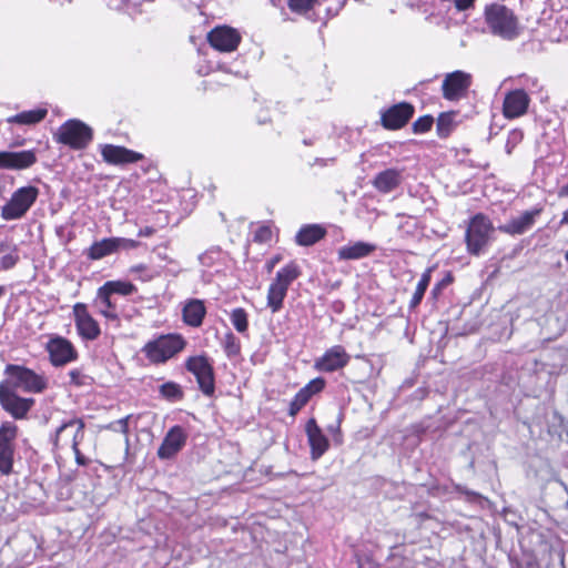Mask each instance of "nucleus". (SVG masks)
<instances>
[{"label":"nucleus","instance_id":"nucleus-40","mask_svg":"<svg viewBox=\"0 0 568 568\" xmlns=\"http://www.w3.org/2000/svg\"><path fill=\"white\" fill-rule=\"evenodd\" d=\"M524 139V132L519 129H514L508 132L507 140L505 143V151L508 155L513 153L518 144L521 143Z\"/></svg>","mask_w":568,"mask_h":568},{"label":"nucleus","instance_id":"nucleus-6","mask_svg":"<svg viewBox=\"0 0 568 568\" xmlns=\"http://www.w3.org/2000/svg\"><path fill=\"white\" fill-rule=\"evenodd\" d=\"M39 189L33 185L17 189L10 200L1 207V217L4 221L22 219L32 207L39 196Z\"/></svg>","mask_w":568,"mask_h":568},{"label":"nucleus","instance_id":"nucleus-30","mask_svg":"<svg viewBox=\"0 0 568 568\" xmlns=\"http://www.w3.org/2000/svg\"><path fill=\"white\" fill-rule=\"evenodd\" d=\"M48 114L47 108H37L34 110L22 111L7 119L8 123L20 125H34L40 123Z\"/></svg>","mask_w":568,"mask_h":568},{"label":"nucleus","instance_id":"nucleus-11","mask_svg":"<svg viewBox=\"0 0 568 568\" xmlns=\"http://www.w3.org/2000/svg\"><path fill=\"white\" fill-rule=\"evenodd\" d=\"M72 313L77 332L82 339L94 341L100 336V325L89 313L87 304L75 303Z\"/></svg>","mask_w":568,"mask_h":568},{"label":"nucleus","instance_id":"nucleus-33","mask_svg":"<svg viewBox=\"0 0 568 568\" xmlns=\"http://www.w3.org/2000/svg\"><path fill=\"white\" fill-rule=\"evenodd\" d=\"M432 272H433V267H428L420 276L418 283H417V286H416V290L410 298V302H409V308L410 310H414L416 308L424 295H425V292L430 283V280H432Z\"/></svg>","mask_w":568,"mask_h":568},{"label":"nucleus","instance_id":"nucleus-2","mask_svg":"<svg viewBox=\"0 0 568 568\" xmlns=\"http://www.w3.org/2000/svg\"><path fill=\"white\" fill-rule=\"evenodd\" d=\"M485 21L494 36L504 40H514L519 34L517 19L506 6L493 3L485 9Z\"/></svg>","mask_w":568,"mask_h":568},{"label":"nucleus","instance_id":"nucleus-28","mask_svg":"<svg viewBox=\"0 0 568 568\" xmlns=\"http://www.w3.org/2000/svg\"><path fill=\"white\" fill-rule=\"evenodd\" d=\"M375 248L373 244L358 241L339 247L337 254L339 260H359L368 256Z\"/></svg>","mask_w":568,"mask_h":568},{"label":"nucleus","instance_id":"nucleus-47","mask_svg":"<svg viewBox=\"0 0 568 568\" xmlns=\"http://www.w3.org/2000/svg\"><path fill=\"white\" fill-rule=\"evenodd\" d=\"M271 236V230L268 227H260L255 233V241H267Z\"/></svg>","mask_w":568,"mask_h":568},{"label":"nucleus","instance_id":"nucleus-53","mask_svg":"<svg viewBox=\"0 0 568 568\" xmlns=\"http://www.w3.org/2000/svg\"><path fill=\"white\" fill-rule=\"evenodd\" d=\"M558 196L559 197H566L568 196V183L565 184L564 186H561L558 191Z\"/></svg>","mask_w":568,"mask_h":568},{"label":"nucleus","instance_id":"nucleus-46","mask_svg":"<svg viewBox=\"0 0 568 568\" xmlns=\"http://www.w3.org/2000/svg\"><path fill=\"white\" fill-rule=\"evenodd\" d=\"M18 261H19L18 254L9 253L1 257L0 265L3 270H10L17 264Z\"/></svg>","mask_w":568,"mask_h":568},{"label":"nucleus","instance_id":"nucleus-19","mask_svg":"<svg viewBox=\"0 0 568 568\" xmlns=\"http://www.w3.org/2000/svg\"><path fill=\"white\" fill-rule=\"evenodd\" d=\"M101 155L104 162L112 165L135 163L143 158L141 153L114 144L101 145Z\"/></svg>","mask_w":568,"mask_h":568},{"label":"nucleus","instance_id":"nucleus-36","mask_svg":"<svg viewBox=\"0 0 568 568\" xmlns=\"http://www.w3.org/2000/svg\"><path fill=\"white\" fill-rule=\"evenodd\" d=\"M230 320H231L232 325L239 333L244 334L247 332L248 316L244 308H242V307L234 308L231 313Z\"/></svg>","mask_w":568,"mask_h":568},{"label":"nucleus","instance_id":"nucleus-17","mask_svg":"<svg viewBox=\"0 0 568 568\" xmlns=\"http://www.w3.org/2000/svg\"><path fill=\"white\" fill-rule=\"evenodd\" d=\"M414 106L407 102L395 104L382 113V124L389 130L403 128L413 116Z\"/></svg>","mask_w":568,"mask_h":568},{"label":"nucleus","instance_id":"nucleus-10","mask_svg":"<svg viewBox=\"0 0 568 568\" xmlns=\"http://www.w3.org/2000/svg\"><path fill=\"white\" fill-rule=\"evenodd\" d=\"M471 85V74L457 70L447 73L442 84L443 97L448 101H457L466 95Z\"/></svg>","mask_w":568,"mask_h":568},{"label":"nucleus","instance_id":"nucleus-9","mask_svg":"<svg viewBox=\"0 0 568 568\" xmlns=\"http://www.w3.org/2000/svg\"><path fill=\"white\" fill-rule=\"evenodd\" d=\"M240 32L229 26H217L207 33V41L213 49L220 52H233L241 43Z\"/></svg>","mask_w":568,"mask_h":568},{"label":"nucleus","instance_id":"nucleus-16","mask_svg":"<svg viewBox=\"0 0 568 568\" xmlns=\"http://www.w3.org/2000/svg\"><path fill=\"white\" fill-rule=\"evenodd\" d=\"M47 348L50 355V361L55 367L73 362L78 357V353L72 343L61 336L51 338Z\"/></svg>","mask_w":568,"mask_h":568},{"label":"nucleus","instance_id":"nucleus-26","mask_svg":"<svg viewBox=\"0 0 568 568\" xmlns=\"http://www.w3.org/2000/svg\"><path fill=\"white\" fill-rule=\"evenodd\" d=\"M326 230L320 224H305L295 235V243L300 246H312L324 239Z\"/></svg>","mask_w":568,"mask_h":568},{"label":"nucleus","instance_id":"nucleus-57","mask_svg":"<svg viewBox=\"0 0 568 568\" xmlns=\"http://www.w3.org/2000/svg\"><path fill=\"white\" fill-rule=\"evenodd\" d=\"M146 267L144 265H136L134 267H132V271L133 272H141V271H144Z\"/></svg>","mask_w":568,"mask_h":568},{"label":"nucleus","instance_id":"nucleus-18","mask_svg":"<svg viewBox=\"0 0 568 568\" xmlns=\"http://www.w3.org/2000/svg\"><path fill=\"white\" fill-rule=\"evenodd\" d=\"M36 162L37 154L33 150L0 152V169L24 170L31 168Z\"/></svg>","mask_w":568,"mask_h":568},{"label":"nucleus","instance_id":"nucleus-1","mask_svg":"<svg viewBox=\"0 0 568 568\" xmlns=\"http://www.w3.org/2000/svg\"><path fill=\"white\" fill-rule=\"evenodd\" d=\"M495 227L488 216L483 213L475 214L468 223L465 242L470 255L479 256L486 253L494 240Z\"/></svg>","mask_w":568,"mask_h":568},{"label":"nucleus","instance_id":"nucleus-3","mask_svg":"<svg viewBox=\"0 0 568 568\" xmlns=\"http://www.w3.org/2000/svg\"><path fill=\"white\" fill-rule=\"evenodd\" d=\"M185 339L179 334L160 335L149 341L142 353L153 364H162L175 356L185 347Z\"/></svg>","mask_w":568,"mask_h":568},{"label":"nucleus","instance_id":"nucleus-22","mask_svg":"<svg viewBox=\"0 0 568 568\" xmlns=\"http://www.w3.org/2000/svg\"><path fill=\"white\" fill-rule=\"evenodd\" d=\"M541 209L525 211L521 215L511 219L507 224L499 227L500 231L510 235H520L526 233L535 224L536 217L540 215Z\"/></svg>","mask_w":568,"mask_h":568},{"label":"nucleus","instance_id":"nucleus-13","mask_svg":"<svg viewBox=\"0 0 568 568\" xmlns=\"http://www.w3.org/2000/svg\"><path fill=\"white\" fill-rule=\"evenodd\" d=\"M33 403L34 400L32 398H22L10 389L6 383H0V404L2 408L14 418H23Z\"/></svg>","mask_w":568,"mask_h":568},{"label":"nucleus","instance_id":"nucleus-12","mask_svg":"<svg viewBox=\"0 0 568 568\" xmlns=\"http://www.w3.org/2000/svg\"><path fill=\"white\" fill-rule=\"evenodd\" d=\"M187 437L189 435L182 426L171 427L158 448V457L162 460L174 458L186 445Z\"/></svg>","mask_w":568,"mask_h":568},{"label":"nucleus","instance_id":"nucleus-52","mask_svg":"<svg viewBox=\"0 0 568 568\" xmlns=\"http://www.w3.org/2000/svg\"><path fill=\"white\" fill-rule=\"evenodd\" d=\"M450 281H452V278H450L449 276H448V277H446V278H444L442 282L437 283V284L434 286V288H433L432 293H433L434 295H436V294L442 290V287H443L445 284L449 283Z\"/></svg>","mask_w":568,"mask_h":568},{"label":"nucleus","instance_id":"nucleus-27","mask_svg":"<svg viewBox=\"0 0 568 568\" xmlns=\"http://www.w3.org/2000/svg\"><path fill=\"white\" fill-rule=\"evenodd\" d=\"M402 182V171L387 169L379 172L373 181V185L382 193H389Z\"/></svg>","mask_w":568,"mask_h":568},{"label":"nucleus","instance_id":"nucleus-42","mask_svg":"<svg viewBox=\"0 0 568 568\" xmlns=\"http://www.w3.org/2000/svg\"><path fill=\"white\" fill-rule=\"evenodd\" d=\"M433 123L434 119L432 115H423L413 123V132L416 134L426 133L432 129Z\"/></svg>","mask_w":568,"mask_h":568},{"label":"nucleus","instance_id":"nucleus-23","mask_svg":"<svg viewBox=\"0 0 568 568\" xmlns=\"http://www.w3.org/2000/svg\"><path fill=\"white\" fill-rule=\"evenodd\" d=\"M93 306L99 314L109 321H115L119 318V314L116 312V300H114L113 295L103 286L98 288L97 296L93 300Z\"/></svg>","mask_w":568,"mask_h":568},{"label":"nucleus","instance_id":"nucleus-24","mask_svg":"<svg viewBox=\"0 0 568 568\" xmlns=\"http://www.w3.org/2000/svg\"><path fill=\"white\" fill-rule=\"evenodd\" d=\"M84 427L85 424L82 418L74 417L68 420H63L62 424L55 429V433L51 438L53 446L58 448L62 433L70 428H74L71 447H79L80 443L84 437Z\"/></svg>","mask_w":568,"mask_h":568},{"label":"nucleus","instance_id":"nucleus-60","mask_svg":"<svg viewBox=\"0 0 568 568\" xmlns=\"http://www.w3.org/2000/svg\"><path fill=\"white\" fill-rule=\"evenodd\" d=\"M565 258L568 262V250L565 252Z\"/></svg>","mask_w":568,"mask_h":568},{"label":"nucleus","instance_id":"nucleus-44","mask_svg":"<svg viewBox=\"0 0 568 568\" xmlns=\"http://www.w3.org/2000/svg\"><path fill=\"white\" fill-rule=\"evenodd\" d=\"M221 252L216 250L206 251L199 256V261L204 267H213L220 258Z\"/></svg>","mask_w":568,"mask_h":568},{"label":"nucleus","instance_id":"nucleus-38","mask_svg":"<svg viewBox=\"0 0 568 568\" xmlns=\"http://www.w3.org/2000/svg\"><path fill=\"white\" fill-rule=\"evenodd\" d=\"M453 113H442L437 119V134L440 138H446L452 130L453 125Z\"/></svg>","mask_w":568,"mask_h":568},{"label":"nucleus","instance_id":"nucleus-21","mask_svg":"<svg viewBox=\"0 0 568 568\" xmlns=\"http://www.w3.org/2000/svg\"><path fill=\"white\" fill-rule=\"evenodd\" d=\"M305 432L311 447V457L313 460H317L328 449V439L323 434L314 418L308 419L305 426Z\"/></svg>","mask_w":568,"mask_h":568},{"label":"nucleus","instance_id":"nucleus-56","mask_svg":"<svg viewBox=\"0 0 568 568\" xmlns=\"http://www.w3.org/2000/svg\"><path fill=\"white\" fill-rule=\"evenodd\" d=\"M568 224V209L562 213L560 225Z\"/></svg>","mask_w":568,"mask_h":568},{"label":"nucleus","instance_id":"nucleus-45","mask_svg":"<svg viewBox=\"0 0 568 568\" xmlns=\"http://www.w3.org/2000/svg\"><path fill=\"white\" fill-rule=\"evenodd\" d=\"M118 251L124 250H134L140 245V242L132 239H125V237H115Z\"/></svg>","mask_w":568,"mask_h":568},{"label":"nucleus","instance_id":"nucleus-14","mask_svg":"<svg viewBox=\"0 0 568 568\" xmlns=\"http://www.w3.org/2000/svg\"><path fill=\"white\" fill-rule=\"evenodd\" d=\"M349 359L351 356L342 345H334L315 361L314 368L318 372L333 373L344 368Z\"/></svg>","mask_w":568,"mask_h":568},{"label":"nucleus","instance_id":"nucleus-51","mask_svg":"<svg viewBox=\"0 0 568 568\" xmlns=\"http://www.w3.org/2000/svg\"><path fill=\"white\" fill-rule=\"evenodd\" d=\"M155 230L152 226H145L139 230L138 236L140 237H149L154 234Z\"/></svg>","mask_w":568,"mask_h":568},{"label":"nucleus","instance_id":"nucleus-41","mask_svg":"<svg viewBox=\"0 0 568 568\" xmlns=\"http://www.w3.org/2000/svg\"><path fill=\"white\" fill-rule=\"evenodd\" d=\"M68 375L70 377V384H72L77 387L88 386L92 382V378L90 376H88L87 374H84L83 369H81V368L71 369L68 373Z\"/></svg>","mask_w":568,"mask_h":568},{"label":"nucleus","instance_id":"nucleus-32","mask_svg":"<svg viewBox=\"0 0 568 568\" xmlns=\"http://www.w3.org/2000/svg\"><path fill=\"white\" fill-rule=\"evenodd\" d=\"M287 291V288L272 281L267 291V307L272 313H277L282 310Z\"/></svg>","mask_w":568,"mask_h":568},{"label":"nucleus","instance_id":"nucleus-48","mask_svg":"<svg viewBox=\"0 0 568 568\" xmlns=\"http://www.w3.org/2000/svg\"><path fill=\"white\" fill-rule=\"evenodd\" d=\"M455 3V7L459 11H465L473 7L475 0H453Z\"/></svg>","mask_w":568,"mask_h":568},{"label":"nucleus","instance_id":"nucleus-8","mask_svg":"<svg viewBox=\"0 0 568 568\" xmlns=\"http://www.w3.org/2000/svg\"><path fill=\"white\" fill-rule=\"evenodd\" d=\"M186 369L192 373L200 389L206 396L213 395L215 390L214 371L209 358L205 356H191L185 362Z\"/></svg>","mask_w":568,"mask_h":568},{"label":"nucleus","instance_id":"nucleus-4","mask_svg":"<svg viewBox=\"0 0 568 568\" xmlns=\"http://www.w3.org/2000/svg\"><path fill=\"white\" fill-rule=\"evenodd\" d=\"M4 374L8 376V379L3 383H6L10 389H20L26 393L36 394L43 392L48 386L44 376L21 365H7Z\"/></svg>","mask_w":568,"mask_h":568},{"label":"nucleus","instance_id":"nucleus-37","mask_svg":"<svg viewBox=\"0 0 568 568\" xmlns=\"http://www.w3.org/2000/svg\"><path fill=\"white\" fill-rule=\"evenodd\" d=\"M223 349L229 358L240 355V353H241L240 339L231 332L225 334L224 341H223Z\"/></svg>","mask_w":568,"mask_h":568},{"label":"nucleus","instance_id":"nucleus-5","mask_svg":"<svg viewBox=\"0 0 568 568\" xmlns=\"http://www.w3.org/2000/svg\"><path fill=\"white\" fill-rule=\"evenodd\" d=\"M54 140L72 150H84L93 140V130L81 120L70 119L60 125Z\"/></svg>","mask_w":568,"mask_h":568},{"label":"nucleus","instance_id":"nucleus-55","mask_svg":"<svg viewBox=\"0 0 568 568\" xmlns=\"http://www.w3.org/2000/svg\"><path fill=\"white\" fill-rule=\"evenodd\" d=\"M334 159H316L315 160V163L318 164V165H327L328 162H333Z\"/></svg>","mask_w":568,"mask_h":568},{"label":"nucleus","instance_id":"nucleus-35","mask_svg":"<svg viewBox=\"0 0 568 568\" xmlns=\"http://www.w3.org/2000/svg\"><path fill=\"white\" fill-rule=\"evenodd\" d=\"M161 396L170 402H178L183 398V390L178 383L166 382L159 388Z\"/></svg>","mask_w":568,"mask_h":568},{"label":"nucleus","instance_id":"nucleus-25","mask_svg":"<svg viewBox=\"0 0 568 568\" xmlns=\"http://www.w3.org/2000/svg\"><path fill=\"white\" fill-rule=\"evenodd\" d=\"M206 314L204 302L199 298L187 300L182 310L183 322L191 327L202 325Z\"/></svg>","mask_w":568,"mask_h":568},{"label":"nucleus","instance_id":"nucleus-58","mask_svg":"<svg viewBox=\"0 0 568 568\" xmlns=\"http://www.w3.org/2000/svg\"><path fill=\"white\" fill-rule=\"evenodd\" d=\"M6 293V287L0 285V298L4 295Z\"/></svg>","mask_w":568,"mask_h":568},{"label":"nucleus","instance_id":"nucleus-54","mask_svg":"<svg viewBox=\"0 0 568 568\" xmlns=\"http://www.w3.org/2000/svg\"><path fill=\"white\" fill-rule=\"evenodd\" d=\"M280 261V257L275 256L271 261L267 262V270L272 271L275 264Z\"/></svg>","mask_w":568,"mask_h":568},{"label":"nucleus","instance_id":"nucleus-39","mask_svg":"<svg viewBox=\"0 0 568 568\" xmlns=\"http://www.w3.org/2000/svg\"><path fill=\"white\" fill-rule=\"evenodd\" d=\"M132 415H128L123 418L110 423L105 428L112 432H119L125 435L126 452L129 450V420Z\"/></svg>","mask_w":568,"mask_h":568},{"label":"nucleus","instance_id":"nucleus-49","mask_svg":"<svg viewBox=\"0 0 568 568\" xmlns=\"http://www.w3.org/2000/svg\"><path fill=\"white\" fill-rule=\"evenodd\" d=\"M75 457V462L80 466H85L89 463V459L80 452L79 447L72 448Z\"/></svg>","mask_w":568,"mask_h":568},{"label":"nucleus","instance_id":"nucleus-31","mask_svg":"<svg viewBox=\"0 0 568 568\" xmlns=\"http://www.w3.org/2000/svg\"><path fill=\"white\" fill-rule=\"evenodd\" d=\"M301 274V267L296 262L291 261L276 272L275 278L273 281L288 290L290 285L295 280H297Z\"/></svg>","mask_w":568,"mask_h":568},{"label":"nucleus","instance_id":"nucleus-50","mask_svg":"<svg viewBox=\"0 0 568 568\" xmlns=\"http://www.w3.org/2000/svg\"><path fill=\"white\" fill-rule=\"evenodd\" d=\"M156 256L162 260V261H165L168 264H172L174 266H179L178 262L171 257L168 256L166 252L165 251H162V250H158L156 251Z\"/></svg>","mask_w":568,"mask_h":568},{"label":"nucleus","instance_id":"nucleus-7","mask_svg":"<svg viewBox=\"0 0 568 568\" xmlns=\"http://www.w3.org/2000/svg\"><path fill=\"white\" fill-rule=\"evenodd\" d=\"M18 427L12 422H3L0 425V474L10 475L13 469L16 439Z\"/></svg>","mask_w":568,"mask_h":568},{"label":"nucleus","instance_id":"nucleus-29","mask_svg":"<svg viewBox=\"0 0 568 568\" xmlns=\"http://www.w3.org/2000/svg\"><path fill=\"white\" fill-rule=\"evenodd\" d=\"M118 252L115 237H106L101 241L94 242L87 251V256L90 260H101L108 255Z\"/></svg>","mask_w":568,"mask_h":568},{"label":"nucleus","instance_id":"nucleus-20","mask_svg":"<svg viewBox=\"0 0 568 568\" xmlns=\"http://www.w3.org/2000/svg\"><path fill=\"white\" fill-rule=\"evenodd\" d=\"M325 379L316 377L302 387L290 403L288 415L294 417L308 403L313 395L325 387Z\"/></svg>","mask_w":568,"mask_h":568},{"label":"nucleus","instance_id":"nucleus-43","mask_svg":"<svg viewBox=\"0 0 568 568\" xmlns=\"http://www.w3.org/2000/svg\"><path fill=\"white\" fill-rule=\"evenodd\" d=\"M316 0H288V7L293 12L296 13H306L308 12Z\"/></svg>","mask_w":568,"mask_h":568},{"label":"nucleus","instance_id":"nucleus-59","mask_svg":"<svg viewBox=\"0 0 568 568\" xmlns=\"http://www.w3.org/2000/svg\"><path fill=\"white\" fill-rule=\"evenodd\" d=\"M220 69H222V70H224L226 72H231V70H229L225 64H221Z\"/></svg>","mask_w":568,"mask_h":568},{"label":"nucleus","instance_id":"nucleus-34","mask_svg":"<svg viewBox=\"0 0 568 568\" xmlns=\"http://www.w3.org/2000/svg\"><path fill=\"white\" fill-rule=\"evenodd\" d=\"M110 294L122 296L131 295L135 292V286L126 281H108L102 285Z\"/></svg>","mask_w":568,"mask_h":568},{"label":"nucleus","instance_id":"nucleus-15","mask_svg":"<svg viewBox=\"0 0 568 568\" xmlns=\"http://www.w3.org/2000/svg\"><path fill=\"white\" fill-rule=\"evenodd\" d=\"M530 98L524 89H515L506 93L503 102V114L513 120L527 113Z\"/></svg>","mask_w":568,"mask_h":568}]
</instances>
